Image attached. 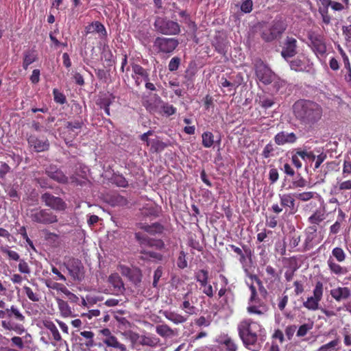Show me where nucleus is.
Returning a JSON list of instances; mask_svg holds the SVG:
<instances>
[{"instance_id": "obj_57", "label": "nucleus", "mask_w": 351, "mask_h": 351, "mask_svg": "<svg viewBox=\"0 0 351 351\" xmlns=\"http://www.w3.org/2000/svg\"><path fill=\"white\" fill-rule=\"evenodd\" d=\"M249 289L250 291L249 304H258L259 299L258 297L256 287L254 285H249Z\"/></svg>"}, {"instance_id": "obj_6", "label": "nucleus", "mask_w": 351, "mask_h": 351, "mask_svg": "<svg viewBox=\"0 0 351 351\" xmlns=\"http://www.w3.org/2000/svg\"><path fill=\"white\" fill-rule=\"evenodd\" d=\"M178 45V40L175 38L157 37L154 41L153 48L158 53L170 54Z\"/></svg>"}, {"instance_id": "obj_58", "label": "nucleus", "mask_w": 351, "mask_h": 351, "mask_svg": "<svg viewBox=\"0 0 351 351\" xmlns=\"http://www.w3.org/2000/svg\"><path fill=\"white\" fill-rule=\"evenodd\" d=\"M313 323L301 325L297 331V336L299 337L305 336L308 331L313 328Z\"/></svg>"}, {"instance_id": "obj_41", "label": "nucleus", "mask_w": 351, "mask_h": 351, "mask_svg": "<svg viewBox=\"0 0 351 351\" xmlns=\"http://www.w3.org/2000/svg\"><path fill=\"white\" fill-rule=\"evenodd\" d=\"M202 145L204 147L209 148L213 146L214 143V135L210 132H205L202 135Z\"/></svg>"}, {"instance_id": "obj_53", "label": "nucleus", "mask_w": 351, "mask_h": 351, "mask_svg": "<svg viewBox=\"0 0 351 351\" xmlns=\"http://www.w3.org/2000/svg\"><path fill=\"white\" fill-rule=\"evenodd\" d=\"M186 254L184 251H180L177 260V266L180 269H184L187 267L188 263L186 259Z\"/></svg>"}, {"instance_id": "obj_62", "label": "nucleus", "mask_w": 351, "mask_h": 351, "mask_svg": "<svg viewBox=\"0 0 351 351\" xmlns=\"http://www.w3.org/2000/svg\"><path fill=\"white\" fill-rule=\"evenodd\" d=\"M180 64V58L178 57H173L169 62L168 69L170 71H176L178 69Z\"/></svg>"}, {"instance_id": "obj_30", "label": "nucleus", "mask_w": 351, "mask_h": 351, "mask_svg": "<svg viewBox=\"0 0 351 351\" xmlns=\"http://www.w3.org/2000/svg\"><path fill=\"white\" fill-rule=\"evenodd\" d=\"M156 333L162 337L168 338L175 336L174 330L167 324H160L156 326Z\"/></svg>"}, {"instance_id": "obj_8", "label": "nucleus", "mask_w": 351, "mask_h": 351, "mask_svg": "<svg viewBox=\"0 0 351 351\" xmlns=\"http://www.w3.org/2000/svg\"><path fill=\"white\" fill-rule=\"evenodd\" d=\"M40 199L51 210L63 212L67 208V204L62 198L55 196L49 192L43 193Z\"/></svg>"}, {"instance_id": "obj_38", "label": "nucleus", "mask_w": 351, "mask_h": 351, "mask_svg": "<svg viewBox=\"0 0 351 351\" xmlns=\"http://www.w3.org/2000/svg\"><path fill=\"white\" fill-rule=\"evenodd\" d=\"M325 217L324 211L316 210L314 213L308 217V221L311 224L317 226L325 219Z\"/></svg>"}, {"instance_id": "obj_27", "label": "nucleus", "mask_w": 351, "mask_h": 351, "mask_svg": "<svg viewBox=\"0 0 351 351\" xmlns=\"http://www.w3.org/2000/svg\"><path fill=\"white\" fill-rule=\"evenodd\" d=\"M271 84L273 88L272 92L279 94L285 93L288 87L287 82L277 75H276V79L272 81Z\"/></svg>"}, {"instance_id": "obj_46", "label": "nucleus", "mask_w": 351, "mask_h": 351, "mask_svg": "<svg viewBox=\"0 0 351 351\" xmlns=\"http://www.w3.org/2000/svg\"><path fill=\"white\" fill-rule=\"evenodd\" d=\"M337 180L338 185L335 187V193L337 194H338L339 191H341L351 190V180L341 181L337 178Z\"/></svg>"}, {"instance_id": "obj_11", "label": "nucleus", "mask_w": 351, "mask_h": 351, "mask_svg": "<svg viewBox=\"0 0 351 351\" xmlns=\"http://www.w3.org/2000/svg\"><path fill=\"white\" fill-rule=\"evenodd\" d=\"M298 40L291 36H287L282 45L281 56L288 62L298 53Z\"/></svg>"}, {"instance_id": "obj_16", "label": "nucleus", "mask_w": 351, "mask_h": 351, "mask_svg": "<svg viewBox=\"0 0 351 351\" xmlns=\"http://www.w3.org/2000/svg\"><path fill=\"white\" fill-rule=\"evenodd\" d=\"M298 137L294 132H288L282 131L277 133L274 138V142L278 145H284L285 144H293L296 142Z\"/></svg>"}, {"instance_id": "obj_25", "label": "nucleus", "mask_w": 351, "mask_h": 351, "mask_svg": "<svg viewBox=\"0 0 351 351\" xmlns=\"http://www.w3.org/2000/svg\"><path fill=\"white\" fill-rule=\"evenodd\" d=\"M159 343L160 339L152 334L141 335L139 340V344L143 346L154 348L158 346Z\"/></svg>"}, {"instance_id": "obj_44", "label": "nucleus", "mask_w": 351, "mask_h": 351, "mask_svg": "<svg viewBox=\"0 0 351 351\" xmlns=\"http://www.w3.org/2000/svg\"><path fill=\"white\" fill-rule=\"evenodd\" d=\"M110 203L112 206H123L127 204V199L118 194L112 195L110 198Z\"/></svg>"}, {"instance_id": "obj_40", "label": "nucleus", "mask_w": 351, "mask_h": 351, "mask_svg": "<svg viewBox=\"0 0 351 351\" xmlns=\"http://www.w3.org/2000/svg\"><path fill=\"white\" fill-rule=\"evenodd\" d=\"M135 239L138 242L141 247H149L152 242V239L147 235L143 234L141 232L135 233Z\"/></svg>"}, {"instance_id": "obj_21", "label": "nucleus", "mask_w": 351, "mask_h": 351, "mask_svg": "<svg viewBox=\"0 0 351 351\" xmlns=\"http://www.w3.org/2000/svg\"><path fill=\"white\" fill-rule=\"evenodd\" d=\"M29 145L33 147L36 152H40L47 150L49 146L47 139H40L36 136L31 135L27 138Z\"/></svg>"}, {"instance_id": "obj_23", "label": "nucleus", "mask_w": 351, "mask_h": 351, "mask_svg": "<svg viewBox=\"0 0 351 351\" xmlns=\"http://www.w3.org/2000/svg\"><path fill=\"white\" fill-rule=\"evenodd\" d=\"M212 45L219 53L226 55L228 51V44L225 38L220 35H216L212 41Z\"/></svg>"}, {"instance_id": "obj_47", "label": "nucleus", "mask_w": 351, "mask_h": 351, "mask_svg": "<svg viewBox=\"0 0 351 351\" xmlns=\"http://www.w3.org/2000/svg\"><path fill=\"white\" fill-rule=\"evenodd\" d=\"M112 183L119 187H126L128 186L127 180L122 175H114L112 178Z\"/></svg>"}, {"instance_id": "obj_9", "label": "nucleus", "mask_w": 351, "mask_h": 351, "mask_svg": "<svg viewBox=\"0 0 351 351\" xmlns=\"http://www.w3.org/2000/svg\"><path fill=\"white\" fill-rule=\"evenodd\" d=\"M323 283L320 281L317 282L313 291V295L308 297L306 300L303 302V306L309 311H317L319 308V302L323 296Z\"/></svg>"}, {"instance_id": "obj_42", "label": "nucleus", "mask_w": 351, "mask_h": 351, "mask_svg": "<svg viewBox=\"0 0 351 351\" xmlns=\"http://www.w3.org/2000/svg\"><path fill=\"white\" fill-rule=\"evenodd\" d=\"M308 182L300 175L298 174L293 179L291 182V188H304L307 186Z\"/></svg>"}, {"instance_id": "obj_51", "label": "nucleus", "mask_w": 351, "mask_h": 351, "mask_svg": "<svg viewBox=\"0 0 351 351\" xmlns=\"http://www.w3.org/2000/svg\"><path fill=\"white\" fill-rule=\"evenodd\" d=\"M53 99L55 102L59 104H64L66 102V96L57 88L53 90Z\"/></svg>"}, {"instance_id": "obj_28", "label": "nucleus", "mask_w": 351, "mask_h": 351, "mask_svg": "<svg viewBox=\"0 0 351 351\" xmlns=\"http://www.w3.org/2000/svg\"><path fill=\"white\" fill-rule=\"evenodd\" d=\"M269 27L272 32L271 34L274 35L277 38L285 31L286 25L280 20H274Z\"/></svg>"}, {"instance_id": "obj_19", "label": "nucleus", "mask_w": 351, "mask_h": 351, "mask_svg": "<svg viewBox=\"0 0 351 351\" xmlns=\"http://www.w3.org/2000/svg\"><path fill=\"white\" fill-rule=\"evenodd\" d=\"M330 294L336 302H339L348 299L351 295V291L348 287H338L332 289Z\"/></svg>"}, {"instance_id": "obj_39", "label": "nucleus", "mask_w": 351, "mask_h": 351, "mask_svg": "<svg viewBox=\"0 0 351 351\" xmlns=\"http://www.w3.org/2000/svg\"><path fill=\"white\" fill-rule=\"evenodd\" d=\"M327 264L331 272L337 275L343 274L346 271V270L343 267L340 266L339 264L336 263L332 257H330L328 258V260L327 261Z\"/></svg>"}, {"instance_id": "obj_10", "label": "nucleus", "mask_w": 351, "mask_h": 351, "mask_svg": "<svg viewBox=\"0 0 351 351\" xmlns=\"http://www.w3.org/2000/svg\"><path fill=\"white\" fill-rule=\"evenodd\" d=\"M310 41L308 46L317 57H323L326 53V45L324 36L315 33H311L308 36Z\"/></svg>"}, {"instance_id": "obj_26", "label": "nucleus", "mask_w": 351, "mask_h": 351, "mask_svg": "<svg viewBox=\"0 0 351 351\" xmlns=\"http://www.w3.org/2000/svg\"><path fill=\"white\" fill-rule=\"evenodd\" d=\"M139 228L152 235L160 234L164 230V226L158 222L154 223L151 225L141 223Z\"/></svg>"}, {"instance_id": "obj_29", "label": "nucleus", "mask_w": 351, "mask_h": 351, "mask_svg": "<svg viewBox=\"0 0 351 351\" xmlns=\"http://www.w3.org/2000/svg\"><path fill=\"white\" fill-rule=\"evenodd\" d=\"M165 317L169 321L176 324H182L187 321V317L182 315L173 311H165L164 313Z\"/></svg>"}, {"instance_id": "obj_49", "label": "nucleus", "mask_w": 351, "mask_h": 351, "mask_svg": "<svg viewBox=\"0 0 351 351\" xmlns=\"http://www.w3.org/2000/svg\"><path fill=\"white\" fill-rule=\"evenodd\" d=\"M332 254L338 262H343L346 259V254L342 248L336 247L332 250Z\"/></svg>"}, {"instance_id": "obj_33", "label": "nucleus", "mask_w": 351, "mask_h": 351, "mask_svg": "<svg viewBox=\"0 0 351 351\" xmlns=\"http://www.w3.org/2000/svg\"><path fill=\"white\" fill-rule=\"evenodd\" d=\"M57 304L61 315L67 317L71 315L72 311L67 302L60 298H56Z\"/></svg>"}, {"instance_id": "obj_37", "label": "nucleus", "mask_w": 351, "mask_h": 351, "mask_svg": "<svg viewBox=\"0 0 351 351\" xmlns=\"http://www.w3.org/2000/svg\"><path fill=\"white\" fill-rule=\"evenodd\" d=\"M45 284L47 288L60 291L64 295L68 291V289L64 285L53 282L51 279L45 280Z\"/></svg>"}, {"instance_id": "obj_50", "label": "nucleus", "mask_w": 351, "mask_h": 351, "mask_svg": "<svg viewBox=\"0 0 351 351\" xmlns=\"http://www.w3.org/2000/svg\"><path fill=\"white\" fill-rule=\"evenodd\" d=\"M83 122L80 120H75L74 121H67L66 123V128L69 131L75 132V130H80L82 128Z\"/></svg>"}, {"instance_id": "obj_34", "label": "nucleus", "mask_w": 351, "mask_h": 351, "mask_svg": "<svg viewBox=\"0 0 351 351\" xmlns=\"http://www.w3.org/2000/svg\"><path fill=\"white\" fill-rule=\"evenodd\" d=\"M44 326L48 329L53 338V339L56 341H59L62 339L61 335L54 324V323L52 321L50 320H45L43 322Z\"/></svg>"}, {"instance_id": "obj_13", "label": "nucleus", "mask_w": 351, "mask_h": 351, "mask_svg": "<svg viewBox=\"0 0 351 351\" xmlns=\"http://www.w3.org/2000/svg\"><path fill=\"white\" fill-rule=\"evenodd\" d=\"M65 265L73 280H80L82 279L84 274V266L81 261L77 258H71L65 263Z\"/></svg>"}, {"instance_id": "obj_63", "label": "nucleus", "mask_w": 351, "mask_h": 351, "mask_svg": "<svg viewBox=\"0 0 351 351\" xmlns=\"http://www.w3.org/2000/svg\"><path fill=\"white\" fill-rule=\"evenodd\" d=\"M274 150L275 149L274 145L271 143H268L263 148L262 155L266 158H269V156L274 155Z\"/></svg>"}, {"instance_id": "obj_2", "label": "nucleus", "mask_w": 351, "mask_h": 351, "mask_svg": "<svg viewBox=\"0 0 351 351\" xmlns=\"http://www.w3.org/2000/svg\"><path fill=\"white\" fill-rule=\"evenodd\" d=\"M0 319H2L1 326L5 330H13L19 335L25 331V317L16 306L12 305L10 308L0 310Z\"/></svg>"}, {"instance_id": "obj_12", "label": "nucleus", "mask_w": 351, "mask_h": 351, "mask_svg": "<svg viewBox=\"0 0 351 351\" xmlns=\"http://www.w3.org/2000/svg\"><path fill=\"white\" fill-rule=\"evenodd\" d=\"M217 346L213 348V351H237L238 346L234 339L227 334H221L216 338Z\"/></svg>"}, {"instance_id": "obj_22", "label": "nucleus", "mask_w": 351, "mask_h": 351, "mask_svg": "<svg viewBox=\"0 0 351 351\" xmlns=\"http://www.w3.org/2000/svg\"><path fill=\"white\" fill-rule=\"evenodd\" d=\"M191 292H187L183 296V302L180 305V308L183 310L188 315L197 314V308L194 306V303L190 300Z\"/></svg>"}, {"instance_id": "obj_52", "label": "nucleus", "mask_w": 351, "mask_h": 351, "mask_svg": "<svg viewBox=\"0 0 351 351\" xmlns=\"http://www.w3.org/2000/svg\"><path fill=\"white\" fill-rule=\"evenodd\" d=\"M317 193L313 191H308V192H302L300 193L295 194V197L302 201V202H306L310 200L311 199L313 198L315 195Z\"/></svg>"}, {"instance_id": "obj_59", "label": "nucleus", "mask_w": 351, "mask_h": 351, "mask_svg": "<svg viewBox=\"0 0 351 351\" xmlns=\"http://www.w3.org/2000/svg\"><path fill=\"white\" fill-rule=\"evenodd\" d=\"M151 146L154 152H158L162 151L167 147V144L161 141L155 139L152 141Z\"/></svg>"}, {"instance_id": "obj_18", "label": "nucleus", "mask_w": 351, "mask_h": 351, "mask_svg": "<svg viewBox=\"0 0 351 351\" xmlns=\"http://www.w3.org/2000/svg\"><path fill=\"white\" fill-rule=\"evenodd\" d=\"M108 282L113 287V291L115 295H118L124 292V283L117 273L111 274L108 277Z\"/></svg>"}, {"instance_id": "obj_56", "label": "nucleus", "mask_w": 351, "mask_h": 351, "mask_svg": "<svg viewBox=\"0 0 351 351\" xmlns=\"http://www.w3.org/2000/svg\"><path fill=\"white\" fill-rule=\"evenodd\" d=\"M11 171V167L5 162H0V178L5 180L6 176Z\"/></svg>"}, {"instance_id": "obj_4", "label": "nucleus", "mask_w": 351, "mask_h": 351, "mask_svg": "<svg viewBox=\"0 0 351 351\" xmlns=\"http://www.w3.org/2000/svg\"><path fill=\"white\" fill-rule=\"evenodd\" d=\"M154 27L156 30L162 34L177 35L180 32V26L177 22L163 17H156Z\"/></svg>"}, {"instance_id": "obj_14", "label": "nucleus", "mask_w": 351, "mask_h": 351, "mask_svg": "<svg viewBox=\"0 0 351 351\" xmlns=\"http://www.w3.org/2000/svg\"><path fill=\"white\" fill-rule=\"evenodd\" d=\"M95 336L93 331L84 330L80 331L79 335L75 336V339L79 348L94 347L96 345Z\"/></svg>"}, {"instance_id": "obj_15", "label": "nucleus", "mask_w": 351, "mask_h": 351, "mask_svg": "<svg viewBox=\"0 0 351 351\" xmlns=\"http://www.w3.org/2000/svg\"><path fill=\"white\" fill-rule=\"evenodd\" d=\"M45 173L51 179L60 184H66L68 182V177L56 166L50 165L46 169Z\"/></svg>"}, {"instance_id": "obj_32", "label": "nucleus", "mask_w": 351, "mask_h": 351, "mask_svg": "<svg viewBox=\"0 0 351 351\" xmlns=\"http://www.w3.org/2000/svg\"><path fill=\"white\" fill-rule=\"evenodd\" d=\"M37 59V55L33 50H28L24 52L23 67L27 70L28 66L34 62Z\"/></svg>"}, {"instance_id": "obj_5", "label": "nucleus", "mask_w": 351, "mask_h": 351, "mask_svg": "<svg viewBox=\"0 0 351 351\" xmlns=\"http://www.w3.org/2000/svg\"><path fill=\"white\" fill-rule=\"evenodd\" d=\"M260 326L254 322L248 324L247 328L243 327V344L245 348L252 351H258L260 344L257 342V335L254 329H258Z\"/></svg>"}, {"instance_id": "obj_7", "label": "nucleus", "mask_w": 351, "mask_h": 351, "mask_svg": "<svg viewBox=\"0 0 351 351\" xmlns=\"http://www.w3.org/2000/svg\"><path fill=\"white\" fill-rule=\"evenodd\" d=\"M254 69L257 79L264 84H271L276 79V75L261 60L255 61Z\"/></svg>"}, {"instance_id": "obj_1", "label": "nucleus", "mask_w": 351, "mask_h": 351, "mask_svg": "<svg viewBox=\"0 0 351 351\" xmlns=\"http://www.w3.org/2000/svg\"><path fill=\"white\" fill-rule=\"evenodd\" d=\"M293 112L296 120L302 125L311 126L321 119L322 109L314 101L299 99L293 105Z\"/></svg>"}, {"instance_id": "obj_17", "label": "nucleus", "mask_w": 351, "mask_h": 351, "mask_svg": "<svg viewBox=\"0 0 351 351\" xmlns=\"http://www.w3.org/2000/svg\"><path fill=\"white\" fill-rule=\"evenodd\" d=\"M290 69L297 72L308 71L309 69V61L304 57L298 56L296 58L287 62Z\"/></svg>"}, {"instance_id": "obj_45", "label": "nucleus", "mask_w": 351, "mask_h": 351, "mask_svg": "<svg viewBox=\"0 0 351 351\" xmlns=\"http://www.w3.org/2000/svg\"><path fill=\"white\" fill-rule=\"evenodd\" d=\"M339 339L338 338L335 339L329 343L322 346L319 348L318 351H337L336 347L339 345Z\"/></svg>"}, {"instance_id": "obj_61", "label": "nucleus", "mask_w": 351, "mask_h": 351, "mask_svg": "<svg viewBox=\"0 0 351 351\" xmlns=\"http://www.w3.org/2000/svg\"><path fill=\"white\" fill-rule=\"evenodd\" d=\"M342 174L343 178L351 175V161L349 157H347L343 162Z\"/></svg>"}, {"instance_id": "obj_35", "label": "nucleus", "mask_w": 351, "mask_h": 351, "mask_svg": "<svg viewBox=\"0 0 351 351\" xmlns=\"http://www.w3.org/2000/svg\"><path fill=\"white\" fill-rule=\"evenodd\" d=\"M280 204L283 207H289L293 208L295 206V199L293 195L291 193H287L279 195Z\"/></svg>"}, {"instance_id": "obj_24", "label": "nucleus", "mask_w": 351, "mask_h": 351, "mask_svg": "<svg viewBox=\"0 0 351 351\" xmlns=\"http://www.w3.org/2000/svg\"><path fill=\"white\" fill-rule=\"evenodd\" d=\"M156 101L160 108L159 113L167 117L171 116L176 112V108L169 103L165 102L160 97H157Z\"/></svg>"}, {"instance_id": "obj_31", "label": "nucleus", "mask_w": 351, "mask_h": 351, "mask_svg": "<svg viewBox=\"0 0 351 351\" xmlns=\"http://www.w3.org/2000/svg\"><path fill=\"white\" fill-rule=\"evenodd\" d=\"M142 276V271L138 267H132L125 277L132 283L138 285L141 282Z\"/></svg>"}, {"instance_id": "obj_60", "label": "nucleus", "mask_w": 351, "mask_h": 351, "mask_svg": "<svg viewBox=\"0 0 351 351\" xmlns=\"http://www.w3.org/2000/svg\"><path fill=\"white\" fill-rule=\"evenodd\" d=\"M274 100L271 97H260L259 104L263 108L267 109L274 104Z\"/></svg>"}, {"instance_id": "obj_54", "label": "nucleus", "mask_w": 351, "mask_h": 351, "mask_svg": "<svg viewBox=\"0 0 351 351\" xmlns=\"http://www.w3.org/2000/svg\"><path fill=\"white\" fill-rule=\"evenodd\" d=\"M298 156L305 161H314L315 156L312 152L304 150H300L296 152Z\"/></svg>"}, {"instance_id": "obj_55", "label": "nucleus", "mask_w": 351, "mask_h": 351, "mask_svg": "<svg viewBox=\"0 0 351 351\" xmlns=\"http://www.w3.org/2000/svg\"><path fill=\"white\" fill-rule=\"evenodd\" d=\"M23 290L26 294V295L27 296V298L32 302H38L39 300H40V296L38 293H34V291H32V289L27 287V286H25L23 287Z\"/></svg>"}, {"instance_id": "obj_43", "label": "nucleus", "mask_w": 351, "mask_h": 351, "mask_svg": "<svg viewBox=\"0 0 351 351\" xmlns=\"http://www.w3.org/2000/svg\"><path fill=\"white\" fill-rule=\"evenodd\" d=\"M343 64L344 68L342 72L344 73V80L347 82H351V66L348 56L344 57Z\"/></svg>"}, {"instance_id": "obj_20", "label": "nucleus", "mask_w": 351, "mask_h": 351, "mask_svg": "<svg viewBox=\"0 0 351 351\" xmlns=\"http://www.w3.org/2000/svg\"><path fill=\"white\" fill-rule=\"evenodd\" d=\"M86 34L97 33L100 38L107 37V31L104 25L99 21H94L85 27Z\"/></svg>"}, {"instance_id": "obj_48", "label": "nucleus", "mask_w": 351, "mask_h": 351, "mask_svg": "<svg viewBox=\"0 0 351 351\" xmlns=\"http://www.w3.org/2000/svg\"><path fill=\"white\" fill-rule=\"evenodd\" d=\"M5 191L9 197L13 201H17L19 199L20 197L18 195V192L14 186L11 184L6 186L5 187Z\"/></svg>"}, {"instance_id": "obj_64", "label": "nucleus", "mask_w": 351, "mask_h": 351, "mask_svg": "<svg viewBox=\"0 0 351 351\" xmlns=\"http://www.w3.org/2000/svg\"><path fill=\"white\" fill-rule=\"evenodd\" d=\"M195 278L197 282L208 280V271L206 269H199L195 273Z\"/></svg>"}, {"instance_id": "obj_36", "label": "nucleus", "mask_w": 351, "mask_h": 351, "mask_svg": "<svg viewBox=\"0 0 351 351\" xmlns=\"http://www.w3.org/2000/svg\"><path fill=\"white\" fill-rule=\"evenodd\" d=\"M231 12L232 14L230 19L234 21L236 25L239 27L241 23L240 17L241 16V5H240L239 3L234 4V5L231 6Z\"/></svg>"}, {"instance_id": "obj_3", "label": "nucleus", "mask_w": 351, "mask_h": 351, "mask_svg": "<svg viewBox=\"0 0 351 351\" xmlns=\"http://www.w3.org/2000/svg\"><path fill=\"white\" fill-rule=\"evenodd\" d=\"M31 221L40 225H51L58 221V216L50 208L37 207L29 210Z\"/></svg>"}]
</instances>
